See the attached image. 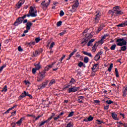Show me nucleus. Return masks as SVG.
Here are the masks:
<instances>
[{
  "instance_id": "f257e3e1",
  "label": "nucleus",
  "mask_w": 127,
  "mask_h": 127,
  "mask_svg": "<svg viewBox=\"0 0 127 127\" xmlns=\"http://www.w3.org/2000/svg\"><path fill=\"white\" fill-rule=\"evenodd\" d=\"M113 14H115L116 15H121V14H123L124 12L123 11L120 10V6H116L113 7V11L112 12Z\"/></svg>"
},
{
  "instance_id": "f03ea898",
  "label": "nucleus",
  "mask_w": 127,
  "mask_h": 127,
  "mask_svg": "<svg viewBox=\"0 0 127 127\" xmlns=\"http://www.w3.org/2000/svg\"><path fill=\"white\" fill-rule=\"evenodd\" d=\"M93 35H92V33L86 34L85 37L82 40L81 44H83V43H88V41H89V39H91Z\"/></svg>"
},
{
  "instance_id": "7ed1b4c3",
  "label": "nucleus",
  "mask_w": 127,
  "mask_h": 127,
  "mask_svg": "<svg viewBox=\"0 0 127 127\" xmlns=\"http://www.w3.org/2000/svg\"><path fill=\"white\" fill-rule=\"evenodd\" d=\"M29 13L32 17H35L37 15V11L36 10H34V8H33V7L32 6L30 7Z\"/></svg>"
},
{
  "instance_id": "20e7f679",
  "label": "nucleus",
  "mask_w": 127,
  "mask_h": 127,
  "mask_svg": "<svg viewBox=\"0 0 127 127\" xmlns=\"http://www.w3.org/2000/svg\"><path fill=\"white\" fill-rule=\"evenodd\" d=\"M51 0H48V2H46L45 0L42 2L41 3V7L44 9V10H46L47 9V7L49 4H50Z\"/></svg>"
},
{
  "instance_id": "39448f33",
  "label": "nucleus",
  "mask_w": 127,
  "mask_h": 127,
  "mask_svg": "<svg viewBox=\"0 0 127 127\" xmlns=\"http://www.w3.org/2000/svg\"><path fill=\"white\" fill-rule=\"evenodd\" d=\"M79 0H76L74 4L72 5V8L71 9V12H75L77 10V8H78V6H79Z\"/></svg>"
},
{
  "instance_id": "423d86ee",
  "label": "nucleus",
  "mask_w": 127,
  "mask_h": 127,
  "mask_svg": "<svg viewBox=\"0 0 127 127\" xmlns=\"http://www.w3.org/2000/svg\"><path fill=\"white\" fill-rule=\"evenodd\" d=\"M79 90V87H76V86H71L70 88H69L67 90L68 94L70 93H75V92L78 91Z\"/></svg>"
},
{
  "instance_id": "0eeeda50",
  "label": "nucleus",
  "mask_w": 127,
  "mask_h": 127,
  "mask_svg": "<svg viewBox=\"0 0 127 127\" xmlns=\"http://www.w3.org/2000/svg\"><path fill=\"white\" fill-rule=\"evenodd\" d=\"M45 77V72H40L39 73V76L37 78L38 82H41L42 81L44 78Z\"/></svg>"
},
{
  "instance_id": "6e6552de",
  "label": "nucleus",
  "mask_w": 127,
  "mask_h": 127,
  "mask_svg": "<svg viewBox=\"0 0 127 127\" xmlns=\"http://www.w3.org/2000/svg\"><path fill=\"white\" fill-rule=\"evenodd\" d=\"M100 19H101V14L100 13H98L95 15V18H94V23H99L100 21Z\"/></svg>"
},
{
  "instance_id": "1a4fd4ad",
  "label": "nucleus",
  "mask_w": 127,
  "mask_h": 127,
  "mask_svg": "<svg viewBox=\"0 0 127 127\" xmlns=\"http://www.w3.org/2000/svg\"><path fill=\"white\" fill-rule=\"evenodd\" d=\"M22 21L23 20L22 17H19L18 19H16V21L14 23V25L17 26L19 24L22 23Z\"/></svg>"
},
{
  "instance_id": "9d476101",
  "label": "nucleus",
  "mask_w": 127,
  "mask_h": 127,
  "mask_svg": "<svg viewBox=\"0 0 127 127\" xmlns=\"http://www.w3.org/2000/svg\"><path fill=\"white\" fill-rule=\"evenodd\" d=\"M25 0H20L18 1V3L16 4V6L17 8H20V6L24 3Z\"/></svg>"
},
{
  "instance_id": "9b49d317",
  "label": "nucleus",
  "mask_w": 127,
  "mask_h": 127,
  "mask_svg": "<svg viewBox=\"0 0 127 127\" xmlns=\"http://www.w3.org/2000/svg\"><path fill=\"white\" fill-rule=\"evenodd\" d=\"M46 86H47V82H43L42 84L38 85V89L39 90H41L44 89Z\"/></svg>"
},
{
  "instance_id": "f8f14e48",
  "label": "nucleus",
  "mask_w": 127,
  "mask_h": 127,
  "mask_svg": "<svg viewBox=\"0 0 127 127\" xmlns=\"http://www.w3.org/2000/svg\"><path fill=\"white\" fill-rule=\"evenodd\" d=\"M55 62H54L52 64L48 65L45 67V71H49L50 69H51L52 67L54 65V64H55Z\"/></svg>"
},
{
  "instance_id": "ddd939ff",
  "label": "nucleus",
  "mask_w": 127,
  "mask_h": 127,
  "mask_svg": "<svg viewBox=\"0 0 127 127\" xmlns=\"http://www.w3.org/2000/svg\"><path fill=\"white\" fill-rule=\"evenodd\" d=\"M27 92L26 91H24L23 93H22V94L19 96L18 100H21L22 99H23V98H25V96H27Z\"/></svg>"
},
{
  "instance_id": "4468645a",
  "label": "nucleus",
  "mask_w": 127,
  "mask_h": 127,
  "mask_svg": "<svg viewBox=\"0 0 127 127\" xmlns=\"http://www.w3.org/2000/svg\"><path fill=\"white\" fill-rule=\"evenodd\" d=\"M124 45H127V41L123 39L122 42L117 43L118 46H124Z\"/></svg>"
},
{
  "instance_id": "2eb2a0df",
  "label": "nucleus",
  "mask_w": 127,
  "mask_h": 127,
  "mask_svg": "<svg viewBox=\"0 0 127 127\" xmlns=\"http://www.w3.org/2000/svg\"><path fill=\"white\" fill-rule=\"evenodd\" d=\"M105 27V25L104 24H101L100 27L98 28V30L96 31V33H99L100 31L103 30V29Z\"/></svg>"
},
{
  "instance_id": "dca6fc26",
  "label": "nucleus",
  "mask_w": 127,
  "mask_h": 127,
  "mask_svg": "<svg viewBox=\"0 0 127 127\" xmlns=\"http://www.w3.org/2000/svg\"><path fill=\"white\" fill-rule=\"evenodd\" d=\"M99 66V64H97L93 65V67L91 68L93 72H97L98 71V66Z\"/></svg>"
},
{
  "instance_id": "f3484780",
  "label": "nucleus",
  "mask_w": 127,
  "mask_h": 127,
  "mask_svg": "<svg viewBox=\"0 0 127 127\" xmlns=\"http://www.w3.org/2000/svg\"><path fill=\"white\" fill-rule=\"evenodd\" d=\"M26 29H27V30H29L30 29V28L31 27V26H32V24L31 22H28L26 23Z\"/></svg>"
},
{
  "instance_id": "a211bd4d",
  "label": "nucleus",
  "mask_w": 127,
  "mask_h": 127,
  "mask_svg": "<svg viewBox=\"0 0 127 127\" xmlns=\"http://www.w3.org/2000/svg\"><path fill=\"white\" fill-rule=\"evenodd\" d=\"M127 25V20H126L124 23H122L117 25L118 27H124Z\"/></svg>"
},
{
  "instance_id": "6ab92c4d",
  "label": "nucleus",
  "mask_w": 127,
  "mask_h": 127,
  "mask_svg": "<svg viewBox=\"0 0 127 127\" xmlns=\"http://www.w3.org/2000/svg\"><path fill=\"white\" fill-rule=\"evenodd\" d=\"M112 117L114 120H115V121H118L119 119H118V115L115 113H112Z\"/></svg>"
},
{
  "instance_id": "aec40b11",
  "label": "nucleus",
  "mask_w": 127,
  "mask_h": 127,
  "mask_svg": "<svg viewBox=\"0 0 127 127\" xmlns=\"http://www.w3.org/2000/svg\"><path fill=\"white\" fill-rule=\"evenodd\" d=\"M83 54H84V55H86L87 56H89V57H90L91 58H93V55H92V54H91V53H88L87 52L83 51Z\"/></svg>"
},
{
  "instance_id": "412c9836",
  "label": "nucleus",
  "mask_w": 127,
  "mask_h": 127,
  "mask_svg": "<svg viewBox=\"0 0 127 127\" xmlns=\"http://www.w3.org/2000/svg\"><path fill=\"white\" fill-rule=\"evenodd\" d=\"M123 97H126L127 95V87H126L125 89V90L123 91Z\"/></svg>"
},
{
  "instance_id": "4be33fe9",
  "label": "nucleus",
  "mask_w": 127,
  "mask_h": 127,
  "mask_svg": "<svg viewBox=\"0 0 127 127\" xmlns=\"http://www.w3.org/2000/svg\"><path fill=\"white\" fill-rule=\"evenodd\" d=\"M23 119V118H21L18 122H17L16 123V125H17L18 126H20V125H21V124L22 123Z\"/></svg>"
},
{
  "instance_id": "5701e85b",
  "label": "nucleus",
  "mask_w": 127,
  "mask_h": 127,
  "mask_svg": "<svg viewBox=\"0 0 127 127\" xmlns=\"http://www.w3.org/2000/svg\"><path fill=\"white\" fill-rule=\"evenodd\" d=\"M114 67V64H111L110 65L108 69V71H109V72H111L112 71V69H113V67Z\"/></svg>"
},
{
  "instance_id": "b1692460",
  "label": "nucleus",
  "mask_w": 127,
  "mask_h": 127,
  "mask_svg": "<svg viewBox=\"0 0 127 127\" xmlns=\"http://www.w3.org/2000/svg\"><path fill=\"white\" fill-rule=\"evenodd\" d=\"M55 79H52L50 82V83L49 84V86L51 87V86H52V85H53V84H55Z\"/></svg>"
},
{
  "instance_id": "393cba45",
  "label": "nucleus",
  "mask_w": 127,
  "mask_h": 127,
  "mask_svg": "<svg viewBox=\"0 0 127 127\" xmlns=\"http://www.w3.org/2000/svg\"><path fill=\"white\" fill-rule=\"evenodd\" d=\"M48 120H46L45 121L42 122L40 124H39V127H42L46 123H48Z\"/></svg>"
},
{
  "instance_id": "a878e982",
  "label": "nucleus",
  "mask_w": 127,
  "mask_h": 127,
  "mask_svg": "<svg viewBox=\"0 0 127 127\" xmlns=\"http://www.w3.org/2000/svg\"><path fill=\"white\" fill-rule=\"evenodd\" d=\"M115 74L117 78L120 77V75H119V70H118V68H115Z\"/></svg>"
},
{
  "instance_id": "bb28decb",
  "label": "nucleus",
  "mask_w": 127,
  "mask_h": 127,
  "mask_svg": "<svg viewBox=\"0 0 127 127\" xmlns=\"http://www.w3.org/2000/svg\"><path fill=\"white\" fill-rule=\"evenodd\" d=\"M69 83L70 84H75V83H76V80H75V79L73 78H71Z\"/></svg>"
},
{
  "instance_id": "cd10ccee",
  "label": "nucleus",
  "mask_w": 127,
  "mask_h": 127,
  "mask_svg": "<svg viewBox=\"0 0 127 127\" xmlns=\"http://www.w3.org/2000/svg\"><path fill=\"white\" fill-rule=\"evenodd\" d=\"M35 69H36L37 70H39V69H40V68L41 67V66H40V64H39L35 65Z\"/></svg>"
},
{
  "instance_id": "c85d7f7f",
  "label": "nucleus",
  "mask_w": 127,
  "mask_h": 127,
  "mask_svg": "<svg viewBox=\"0 0 127 127\" xmlns=\"http://www.w3.org/2000/svg\"><path fill=\"white\" fill-rule=\"evenodd\" d=\"M84 63H88L89 62V58L88 57H85L84 59Z\"/></svg>"
},
{
  "instance_id": "c756f323",
  "label": "nucleus",
  "mask_w": 127,
  "mask_h": 127,
  "mask_svg": "<svg viewBox=\"0 0 127 127\" xmlns=\"http://www.w3.org/2000/svg\"><path fill=\"white\" fill-rule=\"evenodd\" d=\"M116 47H117V45L114 44L111 47L110 49L111 50H115L116 49Z\"/></svg>"
},
{
  "instance_id": "7c9ffc66",
  "label": "nucleus",
  "mask_w": 127,
  "mask_h": 127,
  "mask_svg": "<svg viewBox=\"0 0 127 127\" xmlns=\"http://www.w3.org/2000/svg\"><path fill=\"white\" fill-rule=\"evenodd\" d=\"M88 122H92L93 120H94V117H93L91 115L89 116V118H87Z\"/></svg>"
},
{
  "instance_id": "2f4dec72",
  "label": "nucleus",
  "mask_w": 127,
  "mask_h": 127,
  "mask_svg": "<svg viewBox=\"0 0 127 127\" xmlns=\"http://www.w3.org/2000/svg\"><path fill=\"white\" fill-rule=\"evenodd\" d=\"M74 116V111H71L69 113V114L68 115V118H70L71 117H73Z\"/></svg>"
},
{
  "instance_id": "473e14b6",
  "label": "nucleus",
  "mask_w": 127,
  "mask_h": 127,
  "mask_svg": "<svg viewBox=\"0 0 127 127\" xmlns=\"http://www.w3.org/2000/svg\"><path fill=\"white\" fill-rule=\"evenodd\" d=\"M106 103L107 104H108V105H111V104H114V102L113 101H112V100H109L106 101Z\"/></svg>"
},
{
  "instance_id": "72a5a7b5",
  "label": "nucleus",
  "mask_w": 127,
  "mask_h": 127,
  "mask_svg": "<svg viewBox=\"0 0 127 127\" xmlns=\"http://www.w3.org/2000/svg\"><path fill=\"white\" fill-rule=\"evenodd\" d=\"M62 25V21H59L57 23V26L59 27V26H61Z\"/></svg>"
},
{
  "instance_id": "f704fd0d",
  "label": "nucleus",
  "mask_w": 127,
  "mask_h": 127,
  "mask_svg": "<svg viewBox=\"0 0 127 127\" xmlns=\"http://www.w3.org/2000/svg\"><path fill=\"white\" fill-rule=\"evenodd\" d=\"M122 51H126L127 50V46H124L121 48Z\"/></svg>"
},
{
  "instance_id": "c9c22d12",
  "label": "nucleus",
  "mask_w": 127,
  "mask_h": 127,
  "mask_svg": "<svg viewBox=\"0 0 127 127\" xmlns=\"http://www.w3.org/2000/svg\"><path fill=\"white\" fill-rule=\"evenodd\" d=\"M5 67H6V65L4 64L0 67V73L3 70V68H5Z\"/></svg>"
},
{
  "instance_id": "e433bc0d",
  "label": "nucleus",
  "mask_w": 127,
  "mask_h": 127,
  "mask_svg": "<svg viewBox=\"0 0 127 127\" xmlns=\"http://www.w3.org/2000/svg\"><path fill=\"white\" fill-rule=\"evenodd\" d=\"M83 65H84V63L83 62H80L78 63V67H80V68H81Z\"/></svg>"
},
{
  "instance_id": "4c0bfd02",
  "label": "nucleus",
  "mask_w": 127,
  "mask_h": 127,
  "mask_svg": "<svg viewBox=\"0 0 127 127\" xmlns=\"http://www.w3.org/2000/svg\"><path fill=\"white\" fill-rule=\"evenodd\" d=\"M97 124L98 125H102V124H105V123L103 122V121H101L100 120H97Z\"/></svg>"
},
{
  "instance_id": "58836bf2",
  "label": "nucleus",
  "mask_w": 127,
  "mask_h": 127,
  "mask_svg": "<svg viewBox=\"0 0 127 127\" xmlns=\"http://www.w3.org/2000/svg\"><path fill=\"white\" fill-rule=\"evenodd\" d=\"M6 91H7V86L5 85L2 90V92H6Z\"/></svg>"
},
{
  "instance_id": "ea45409f",
  "label": "nucleus",
  "mask_w": 127,
  "mask_h": 127,
  "mask_svg": "<svg viewBox=\"0 0 127 127\" xmlns=\"http://www.w3.org/2000/svg\"><path fill=\"white\" fill-rule=\"evenodd\" d=\"M55 43L53 42L51 44V45L50 46V49H52V48H53V47L54 46Z\"/></svg>"
},
{
  "instance_id": "a19ab883",
  "label": "nucleus",
  "mask_w": 127,
  "mask_h": 127,
  "mask_svg": "<svg viewBox=\"0 0 127 127\" xmlns=\"http://www.w3.org/2000/svg\"><path fill=\"white\" fill-rule=\"evenodd\" d=\"M124 40V38L122 39H118L116 41V42H118V43H120V42H122V41Z\"/></svg>"
},
{
  "instance_id": "79ce46f5",
  "label": "nucleus",
  "mask_w": 127,
  "mask_h": 127,
  "mask_svg": "<svg viewBox=\"0 0 127 127\" xmlns=\"http://www.w3.org/2000/svg\"><path fill=\"white\" fill-rule=\"evenodd\" d=\"M18 51H19V52H22V51H23V50L22 49L21 46H19L18 47Z\"/></svg>"
},
{
  "instance_id": "37998d69",
  "label": "nucleus",
  "mask_w": 127,
  "mask_h": 127,
  "mask_svg": "<svg viewBox=\"0 0 127 127\" xmlns=\"http://www.w3.org/2000/svg\"><path fill=\"white\" fill-rule=\"evenodd\" d=\"M27 117H32V118H33V119H35V115L33 114H32V115L27 114Z\"/></svg>"
},
{
  "instance_id": "c03bdc74",
  "label": "nucleus",
  "mask_w": 127,
  "mask_h": 127,
  "mask_svg": "<svg viewBox=\"0 0 127 127\" xmlns=\"http://www.w3.org/2000/svg\"><path fill=\"white\" fill-rule=\"evenodd\" d=\"M104 39H103V38H102V39L100 41H99L98 43H101V44H103V43H104Z\"/></svg>"
},
{
  "instance_id": "a18cd8bd",
  "label": "nucleus",
  "mask_w": 127,
  "mask_h": 127,
  "mask_svg": "<svg viewBox=\"0 0 127 127\" xmlns=\"http://www.w3.org/2000/svg\"><path fill=\"white\" fill-rule=\"evenodd\" d=\"M87 46H91L92 47L93 46V43L89 41L87 44Z\"/></svg>"
},
{
  "instance_id": "49530a36",
  "label": "nucleus",
  "mask_w": 127,
  "mask_h": 127,
  "mask_svg": "<svg viewBox=\"0 0 127 127\" xmlns=\"http://www.w3.org/2000/svg\"><path fill=\"white\" fill-rule=\"evenodd\" d=\"M109 34H105L103 37V39H106V37H108V36H109Z\"/></svg>"
},
{
  "instance_id": "de8ad7c7",
  "label": "nucleus",
  "mask_w": 127,
  "mask_h": 127,
  "mask_svg": "<svg viewBox=\"0 0 127 127\" xmlns=\"http://www.w3.org/2000/svg\"><path fill=\"white\" fill-rule=\"evenodd\" d=\"M73 125L71 124V122H69L67 124V126L65 127H72Z\"/></svg>"
},
{
  "instance_id": "09e8293b",
  "label": "nucleus",
  "mask_w": 127,
  "mask_h": 127,
  "mask_svg": "<svg viewBox=\"0 0 127 127\" xmlns=\"http://www.w3.org/2000/svg\"><path fill=\"white\" fill-rule=\"evenodd\" d=\"M37 69H36L35 68H34L32 69V72L33 73V74H35V73H36V71Z\"/></svg>"
},
{
  "instance_id": "8fccbe9b",
  "label": "nucleus",
  "mask_w": 127,
  "mask_h": 127,
  "mask_svg": "<svg viewBox=\"0 0 127 127\" xmlns=\"http://www.w3.org/2000/svg\"><path fill=\"white\" fill-rule=\"evenodd\" d=\"M35 41H36V43H38L39 41H40V38H36L35 39Z\"/></svg>"
},
{
  "instance_id": "3c124183",
  "label": "nucleus",
  "mask_w": 127,
  "mask_h": 127,
  "mask_svg": "<svg viewBox=\"0 0 127 127\" xmlns=\"http://www.w3.org/2000/svg\"><path fill=\"white\" fill-rule=\"evenodd\" d=\"M60 16H63L64 15V12L63 10H61L60 13Z\"/></svg>"
},
{
  "instance_id": "603ef678",
  "label": "nucleus",
  "mask_w": 127,
  "mask_h": 127,
  "mask_svg": "<svg viewBox=\"0 0 127 127\" xmlns=\"http://www.w3.org/2000/svg\"><path fill=\"white\" fill-rule=\"evenodd\" d=\"M59 118H60V115H59L57 117H54V121H57L58 119H59Z\"/></svg>"
},
{
  "instance_id": "864d4df0",
  "label": "nucleus",
  "mask_w": 127,
  "mask_h": 127,
  "mask_svg": "<svg viewBox=\"0 0 127 127\" xmlns=\"http://www.w3.org/2000/svg\"><path fill=\"white\" fill-rule=\"evenodd\" d=\"M110 108V105H107L104 106V110H109V108Z\"/></svg>"
},
{
  "instance_id": "5fc2aeb1",
  "label": "nucleus",
  "mask_w": 127,
  "mask_h": 127,
  "mask_svg": "<svg viewBox=\"0 0 127 127\" xmlns=\"http://www.w3.org/2000/svg\"><path fill=\"white\" fill-rule=\"evenodd\" d=\"M40 118H41V116L39 115L36 118L35 117L34 119H35V121H37Z\"/></svg>"
},
{
  "instance_id": "6e6d98bb",
  "label": "nucleus",
  "mask_w": 127,
  "mask_h": 127,
  "mask_svg": "<svg viewBox=\"0 0 127 127\" xmlns=\"http://www.w3.org/2000/svg\"><path fill=\"white\" fill-rule=\"evenodd\" d=\"M97 49L95 47H92V51L93 52H96Z\"/></svg>"
},
{
  "instance_id": "4d7b16f0",
  "label": "nucleus",
  "mask_w": 127,
  "mask_h": 127,
  "mask_svg": "<svg viewBox=\"0 0 127 127\" xmlns=\"http://www.w3.org/2000/svg\"><path fill=\"white\" fill-rule=\"evenodd\" d=\"M39 54V52L38 51H36L35 52V55H34V56H36V55H38Z\"/></svg>"
},
{
  "instance_id": "13d9d810",
  "label": "nucleus",
  "mask_w": 127,
  "mask_h": 127,
  "mask_svg": "<svg viewBox=\"0 0 127 127\" xmlns=\"http://www.w3.org/2000/svg\"><path fill=\"white\" fill-rule=\"evenodd\" d=\"M27 96H28V97H29L30 99H32V96L30 94H29L28 92H27Z\"/></svg>"
},
{
  "instance_id": "bf43d9fd",
  "label": "nucleus",
  "mask_w": 127,
  "mask_h": 127,
  "mask_svg": "<svg viewBox=\"0 0 127 127\" xmlns=\"http://www.w3.org/2000/svg\"><path fill=\"white\" fill-rule=\"evenodd\" d=\"M98 57H99V54H97L95 57V61H96V60H97V59H98Z\"/></svg>"
},
{
  "instance_id": "052dcab7",
  "label": "nucleus",
  "mask_w": 127,
  "mask_h": 127,
  "mask_svg": "<svg viewBox=\"0 0 127 127\" xmlns=\"http://www.w3.org/2000/svg\"><path fill=\"white\" fill-rule=\"evenodd\" d=\"M99 45V43L98 42H96L93 46V47H95L96 48V46H98Z\"/></svg>"
},
{
  "instance_id": "680f3d73",
  "label": "nucleus",
  "mask_w": 127,
  "mask_h": 127,
  "mask_svg": "<svg viewBox=\"0 0 127 127\" xmlns=\"http://www.w3.org/2000/svg\"><path fill=\"white\" fill-rule=\"evenodd\" d=\"M78 99H79V100H83L84 99V96H80L78 97Z\"/></svg>"
},
{
  "instance_id": "e2e57ef3",
  "label": "nucleus",
  "mask_w": 127,
  "mask_h": 127,
  "mask_svg": "<svg viewBox=\"0 0 127 127\" xmlns=\"http://www.w3.org/2000/svg\"><path fill=\"white\" fill-rule=\"evenodd\" d=\"M70 85L68 84V85H64V89L65 88H70Z\"/></svg>"
},
{
  "instance_id": "0e129e2a",
  "label": "nucleus",
  "mask_w": 127,
  "mask_h": 127,
  "mask_svg": "<svg viewBox=\"0 0 127 127\" xmlns=\"http://www.w3.org/2000/svg\"><path fill=\"white\" fill-rule=\"evenodd\" d=\"M15 114H16V111H15L11 113L12 116H15Z\"/></svg>"
},
{
  "instance_id": "69168bd1",
  "label": "nucleus",
  "mask_w": 127,
  "mask_h": 127,
  "mask_svg": "<svg viewBox=\"0 0 127 127\" xmlns=\"http://www.w3.org/2000/svg\"><path fill=\"white\" fill-rule=\"evenodd\" d=\"M94 103L99 104V103H101V102L100 101V100H94Z\"/></svg>"
},
{
  "instance_id": "338daca9",
  "label": "nucleus",
  "mask_w": 127,
  "mask_h": 127,
  "mask_svg": "<svg viewBox=\"0 0 127 127\" xmlns=\"http://www.w3.org/2000/svg\"><path fill=\"white\" fill-rule=\"evenodd\" d=\"M77 101H78V103H83V101L81 100V99H80L79 98L78 99Z\"/></svg>"
},
{
  "instance_id": "774afa93",
  "label": "nucleus",
  "mask_w": 127,
  "mask_h": 127,
  "mask_svg": "<svg viewBox=\"0 0 127 127\" xmlns=\"http://www.w3.org/2000/svg\"><path fill=\"white\" fill-rule=\"evenodd\" d=\"M97 54H98V55H102V54H103V51H100V52L97 53Z\"/></svg>"
}]
</instances>
